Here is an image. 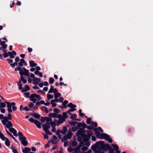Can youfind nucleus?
Instances as JSON below:
<instances>
[{
  "label": "nucleus",
  "mask_w": 153,
  "mask_h": 153,
  "mask_svg": "<svg viewBox=\"0 0 153 153\" xmlns=\"http://www.w3.org/2000/svg\"><path fill=\"white\" fill-rule=\"evenodd\" d=\"M46 120V119H45V117L44 118L43 117H42L40 119L41 121L42 122H44Z\"/></svg>",
  "instance_id": "57"
},
{
  "label": "nucleus",
  "mask_w": 153,
  "mask_h": 153,
  "mask_svg": "<svg viewBox=\"0 0 153 153\" xmlns=\"http://www.w3.org/2000/svg\"><path fill=\"white\" fill-rule=\"evenodd\" d=\"M67 130V127L66 126H64L63 128L61 130V133L64 135L66 133Z\"/></svg>",
  "instance_id": "25"
},
{
  "label": "nucleus",
  "mask_w": 153,
  "mask_h": 153,
  "mask_svg": "<svg viewBox=\"0 0 153 153\" xmlns=\"http://www.w3.org/2000/svg\"><path fill=\"white\" fill-rule=\"evenodd\" d=\"M91 125L93 126H94L95 127H96L97 126V124L96 122H95V123L93 121H92L91 122Z\"/></svg>",
  "instance_id": "47"
},
{
  "label": "nucleus",
  "mask_w": 153,
  "mask_h": 153,
  "mask_svg": "<svg viewBox=\"0 0 153 153\" xmlns=\"http://www.w3.org/2000/svg\"><path fill=\"white\" fill-rule=\"evenodd\" d=\"M6 105L4 102H1L0 103V109L2 108H4L6 106Z\"/></svg>",
  "instance_id": "40"
},
{
  "label": "nucleus",
  "mask_w": 153,
  "mask_h": 153,
  "mask_svg": "<svg viewBox=\"0 0 153 153\" xmlns=\"http://www.w3.org/2000/svg\"><path fill=\"white\" fill-rule=\"evenodd\" d=\"M6 60L9 63H12L13 62L12 60L9 59H7Z\"/></svg>",
  "instance_id": "58"
},
{
  "label": "nucleus",
  "mask_w": 153,
  "mask_h": 153,
  "mask_svg": "<svg viewBox=\"0 0 153 153\" xmlns=\"http://www.w3.org/2000/svg\"><path fill=\"white\" fill-rule=\"evenodd\" d=\"M28 73L29 71L24 68H21L19 71V74L21 76L24 75L26 76H28Z\"/></svg>",
  "instance_id": "7"
},
{
  "label": "nucleus",
  "mask_w": 153,
  "mask_h": 153,
  "mask_svg": "<svg viewBox=\"0 0 153 153\" xmlns=\"http://www.w3.org/2000/svg\"><path fill=\"white\" fill-rule=\"evenodd\" d=\"M23 64L25 65H27V64L25 62L24 59H20V62L18 63V64L19 65V67L21 68L23 66Z\"/></svg>",
  "instance_id": "16"
},
{
  "label": "nucleus",
  "mask_w": 153,
  "mask_h": 153,
  "mask_svg": "<svg viewBox=\"0 0 153 153\" xmlns=\"http://www.w3.org/2000/svg\"><path fill=\"white\" fill-rule=\"evenodd\" d=\"M42 99V98L39 95L35 94H33L30 95V100L32 101L34 103H36L37 101H39Z\"/></svg>",
  "instance_id": "5"
},
{
  "label": "nucleus",
  "mask_w": 153,
  "mask_h": 153,
  "mask_svg": "<svg viewBox=\"0 0 153 153\" xmlns=\"http://www.w3.org/2000/svg\"><path fill=\"white\" fill-rule=\"evenodd\" d=\"M68 114L67 113V111L66 112H64L62 113V118L64 119V120H65V119L67 118L68 117V116L67 115V114Z\"/></svg>",
  "instance_id": "28"
},
{
  "label": "nucleus",
  "mask_w": 153,
  "mask_h": 153,
  "mask_svg": "<svg viewBox=\"0 0 153 153\" xmlns=\"http://www.w3.org/2000/svg\"><path fill=\"white\" fill-rule=\"evenodd\" d=\"M80 146H79L74 148H73V151L71 153H80Z\"/></svg>",
  "instance_id": "12"
},
{
  "label": "nucleus",
  "mask_w": 153,
  "mask_h": 153,
  "mask_svg": "<svg viewBox=\"0 0 153 153\" xmlns=\"http://www.w3.org/2000/svg\"><path fill=\"white\" fill-rule=\"evenodd\" d=\"M92 151L91 149L88 150L87 152H82L81 153H91Z\"/></svg>",
  "instance_id": "64"
},
{
  "label": "nucleus",
  "mask_w": 153,
  "mask_h": 153,
  "mask_svg": "<svg viewBox=\"0 0 153 153\" xmlns=\"http://www.w3.org/2000/svg\"><path fill=\"white\" fill-rule=\"evenodd\" d=\"M112 145L113 146V147H114V149L115 150H117V149H118L119 148L117 145L112 144Z\"/></svg>",
  "instance_id": "36"
},
{
  "label": "nucleus",
  "mask_w": 153,
  "mask_h": 153,
  "mask_svg": "<svg viewBox=\"0 0 153 153\" xmlns=\"http://www.w3.org/2000/svg\"><path fill=\"white\" fill-rule=\"evenodd\" d=\"M94 131H95L96 135L98 138L101 139H105L110 143H111L112 142V140L110 137V136L109 135L105 133L101 134L98 131H96L95 130H94Z\"/></svg>",
  "instance_id": "3"
},
{
  "label": "nucleus",
  "mask_w": 153,
  "mask_h": 153,
  "mask_svg": "<svg viewBox=\"0 0 153 153\" xmlns=\"http://www.w3.org/2000/svg\"><path fill=\"white\" fill-rule=\"evenodd\" d=\"M30 65L31 67H34L37 65V64L35 63L33 60H30L29 62Z\"/></svg>",
  "instance_id": "26"
},
{
  "label": "nucleus",
  "mask_w": 153,
  "mask_h": 153,
  "mask_svg": "<svg viewBox=\"0 0 153 153\" xmlns=\"http://www.w3.org/2000/svg\"><path fill=\"white\" fill-rule=\"evenodd\" d=\"M47 97L48 100H50L51 99H53V96L51 94H47Z\"/></svg>",
  "instance_id": "35"
},
{
  "label": "nucleus",
  "mask_w": 153,
  "mask_h": 153,
  "mask_svg": "<svg viewBox=\"0 0 153 153\" xmlns=\"http://www.w3.org/2000/svg\"><path fill=\"white\" fill-rule=\"evenodd\" d=\"M68 151L69 152H72L73 151V148L69 147L68 149Z\"/></svg>",
  "instance_id": "54"
},
{
  "label": "nucleus",
  "mask_w": 153,
  "mask_h": 153,
  "mask_svg": "<svg viewBox=\"0 0 153 153\" xmlns=\"http://www.w3.org/2000/svg\"><path fill=\"white\" fill-rule=\"evenodd\" d=\"M8 53L10 56V57L12 59L14 58L16 55V53L14 51H13L12 52H8Z\"/></svg>",
  "instance_id": "17"
},
{
  "label": "nucleus",
  "mask_w": 153,
  "mask_h": 153,
  "mask_svg": "<svg viewBox=\"0 0 153 153\" xmlns=\"http://www.w3.org/2000/svg\"><path fill=\"white\" fill-rule=\"evenodd\" d=\"M82 126V124L81 123H78L77 125V126H73L72 127L71 131L73 132L76 131L78 127H80Z\"/></svg>",
  "instance_id": "13"
},
{
  "label": "nucleus",
  "mask_w": 153,
  "mask_h": 153,
  "mask_svg": "<svg viewBox=\"0 0 153 153\" xmlns=\"http://www.w3.org/2000/svg\"><path fill=\"white\" fill-rule=\"evenodd\" d=\"M72 145L74 146H76L77 145V143L76 141H74L72 142Z\"/></svg>",
  "instance_id": "56"
},
{
  "label": "nucleus",
  "mask_w": 153,
  "mask_h": 153,
  "mask_svg": "<svg viewBox=\"0 0 153 153\" xmlns=\"http://www.w3.org/2000/svg\"><path fill=\"white\" fill-rule=\"evenodd\" d=\"M45 119H46V123H48L50 124V123H51L52 121V119L50 117H45Z\"/></svg>",
  "instance_id": "27"
},
{
  "label": "nucleus",
  "mask_w": 153,
  "mask_h": 153,
  "mask_svg": "<svg viewBox=\"0 0 153 153\" xmlns=\"http://www.w3.org/2000/svg\"><path fill=\"white\" fill-rule=\"evenodd\" d=\"M54 121L56 122V126H58L60 124L63 123L65 121L64 120V119L62 118L59 119L58 120L55 119Z\"/></svg>",
  "instance_id": "14"
},
{
  "label": "nucleus",
  "mask_w": 153,
  "mask_h": 153,
  "mask_svg": "<svg viewBox=\"0 0 153 153\" xmlns=\"http://www.w3.org/2000/svg\"><path fill=\"white\" fill-rule=\"evenodd\" d=\"M56 117L58 118L59 119L62 118V115L61 114H59L58 115H56Z\"/></svg>",
  "instance_id": "53"
},
{
  "label": "nucleus",
  "mask_w": 153,
  "mask_h": 153,
  "mask_svg": "<svg viewBox=\"0 0 153 153\" xmlns=\"http://www.w3.org/2000/svg\"><path fill=\"white\" fill-rule=\"evenodd\" d=\"M42 134L43 135L44 138L45 139H48V137L47 134H45L44 133H42Z\"/></svg>",
  "instance_id": "55"
},
{
  "label": "nucleus",
  "mask_w": 153,
  "mask_h": 153,
  "mask_svg": "<svg viewBox=\"0 0 153 153\" xmlns=\"http://www.w3.org/2000/svg\"><path fill=\"white\" fill-rule=\"evenodd\" d=\"M68 103V101L67 100H65L62 103V105H63V107L65 108L67 107L66 104Z\"/></svg>",
  "instance_id": "33"
},
{
  "label": "nucleus",
  "mask_w": 153,
  "mask_h": 153,
  "mask_svg": "<svg viewBox=\"0 0 153 153\" xmlns=\"http://www.w3.org/2000/svg\"><path fill=\"white\" fill-rule=\"evenodd\" d=\"M21 81H22L24 84L26 83L27 82L26 79H25L24 77L22 76H21V80L17 82L18 85L19 86V90H21L22 89V85L21 83Z\"/></svg>",
  "instance_id": "10"
},
{
  "label": "nucleus",
  "mask_w": 153,
  "mask_h": 153,
  "mask_svg": "<svg viewBox=\"0 0 153 153\" xmlns=\"http://www.w3.org/2000/svg\"><path fill=\"white\" fill-rule=\"evenodd\" d=\"M5 102L7 104V107L8 108H11L12 106H15L16 105V103L13 102L11 103L7 102Z\"/></svg>",
  "instance_id": "18"
},
{
  "label": "nucleus",
  "mask_w": 153,
  "mask_h": 153,
  "mask_svg": "<svg viewBox=\"0 0 153 153\" xmlns=\"http://www.w3.org/2000/svg\"><path fill=\"white\" fill-rule=\"evenodd\" d=\"M77 123L76 122L71 121L69 123V124L71 126H74Z\"/></svg>",
  "instance_id": "48"
},
{
  "label": "nucleus",
  "mask_w": 153,
  "mask_h": 153,
  "mask_svg": "<svg viewBox=\"0 0 153 153\" xmlns=\"http://www.w3.org/2000/svg\"><path fill=\"white\" fill-rule=\"evenodd\" d=\"M7 117L8 118L9 120H11L12 119V116L11 114H8Z\"/></svg>",
  "instance_id": "59"
},
{
  "label": "nucleus",
  "mask_w": 153,
  "mask_h": 153,
  "mask_svg": "<svg viewBox=\"0 0 153 153\" xmlns=\"http://www.w3.org/2000/svg\"><path fill=\"white\" fill-rule=\"evenodd\" d=\"M34 117L36 119H39L40 115L38 114H35L33 115Z\"/></svg>",
  "instance_id": "32"
},
{
  "label": "nucleus",
  "mask_w": 153,
  "mask_h": 153,
  "mask_svg": "<svg viewBox=\"0 0 153 153\" xmlns=\"http://www.w3.org/2000/svg\"><path fill=\"white\" fill-rule=\"evenodd\" d=\"M0 138L3 140H5V144L7 146H10V140L7 138L5 137L2 133L0 134Z\"/></svg>",
  "instance_id": "9"
},
{
  "label": "nucleus",
  "mask_w": 153,
  "mask_h": 153,
  "mask_svg": "<svg viewBox=\"0 0 153 153\" xmlns=\"http://www.w3.org/2000/svg\"><path fill=\"white\" fill-rule=\"evenodd\" d=\"M50 125H51L52 127H55L56 126V122L54 121L53 122H52L51 123H50Z\"/></svg>",
  "instance_id": "41"
},
{
  "label": "nucleus",
  "mask_w": 153,
  "mask_h": 153,
  "mask_svg": "<svg viewBox=\"0 0 153 153\" xmlns=\"http://www.w3.org/2000/svg\"><path fill=\"white\" fill-rule=\"evenodd\" d=\"M58 102V101L56 100H51V104H52V106L53 107H55L56 105V104L55 102Z\"/></svg>",
  "instance_id": "24"
},
{
  "label": "nucleus",
  "mask_w": 153,
  "mask_h": 153,
  "mask_svg": "<svg viewBox=\"0 0 153 153\" xmlns=\"http://www.w3.org/2000/svg\"><path fill=\"white\" fill-rule=\"evenodd\" d=\"M4 125L5 126V127L9 129V131L13 133L15 136H17V131L14 128L12 127L13 126L11 121L8 122V123H6V124Z\"/></svg>",
  "instance_id": "4"
},
{
  "label": "nucleus",
  "mask_w": 153,
  "mask_h": 153,
  "mask_svg": "<svg viewBox=\"0 0 153 153\" xmlns=\"http://www.w3.org/2000/svg\"><path fill=\"white\" fill-rule=\"evenodd\" d=\"M54 81V79L52 78H49V82L50 84H52Z\"/></svg>",
  "instance_id": "42"
},
{
  "label": "nucleus",
  "mask_w": 153,
  "mask_h": 153,
  "mask_svg": "<svg viewBox=\"0 0 153 153\" xmlns=\"http://www.w3.org/2000/svg\"><path fill=\"white\" fill-rule=\"evenodd\" d=\"M64 100V99L62 97H60L59 99H57L56 100V101H58V102H62Z\"/></svg>",
  "instance_id": "45"
},
{
  "label": "nucleus",
  "mask_w": 153,
  "mask_h": 153,
  "mask_svg": "<svg viewBox=\"0 0 153 153\" xmlns=\"http://www.w3.org/2000/svg\"><path fill=\"white\" fill-rule=\"evenodd\" d=\"M92 133L90 130H87L86 131H85L83 128H79V130L77 131L76 135L77 136V140L80 142V147L82 146V141L85 142V145L87 146H89L90 143L88 141L90 138L91 136Z\"/></svg>",
  "instance_id": "1"
},
{
  "label": "nucleus",
  "mask_w": 153,
  "mask_h": 153,
  "mask_svg": "<svg viewBox=\"0 0 153 153\" xmlns=\"http://www.w3.org/2000/svg\"><path fill=\"white\" fill-rule=\"evenodd\" d=\"M19 139L21 140V143L25 146H27L28 143L25 137L19 138Z\"/></svg>",
  "instance_id": "11"
},
{
  "label": "nucleus",
  "mask_w": 153,
  "mask_h": 153,
  "mask_svg": "<svg viewBox=\"0 0 153 153\" xmlns=\"http://www.w3.org/2000/svg\"><path fill=\"white\" fill-rule=\"evenodd\" d=\"M43 128L47 134L48 135H51L52 133L50 132L49 129L50 128V123H46L45 124L43 125Z\"/></svg>",
  "instance_id": "6"
},
{
  "label": "nucleus",
  "mask_w": 153,
  "mask_h": 153,
  "mask_svg": "<svg viewBox=\"0 0 153 153\" xmlns=\"http://www.w3.org/2000/svg\"><path fill=\"white\" fill-rule=\"evenodd\" d=\"M68 137H67L66 135H65L62 138V142H65L68 139Z\"/></svg>",
  "instance_id": "44"
},
{
  "label": "nucleus",
  "mask_w": 153,
  "mask_h": 153,
  "mask_svg": "<svg viewBox=\"0 0 153 153\" xmlns=\"http://www.w3.org/2000/svg\"><path fill=\"white\" fill-rule=\"evenodd\" d=\"M67 106L70 108H75L76 107V105H73L72 103H69Z\"/></svg>",
  "instance_id": "30"
},
{
  "label": "nucleus",
  "mask_w": 153,
  "mask_h": 153,
  "mask_svg": "<svg viewBox=\"0 0 153 153\" xmlns=\"http://www.w3.org/2000/svg\"><path fill=\"white\" fill-rule=\"evenodd\" d=\"M24 94L26 97H30V93L29 92H25L24 93Z\"/></svg>",
  "instance_id": "43"
},
{
  "label": "nucleus",
  "mask_w": 153,
  "mask_h": 153,
  "mask_svg": "<svg viewBox=\"0 0 153 153\" xmlns=\"http://www.w3.org/2000/svg\"><path fill=\"white\" fill-rule=\"evenodd\" d=\"M91 119L90 118H88L87 119L86 123L88 124H91Z\"/></svg>",
  "instance_id": "46"
},
{
  "label": "nucleus",
  "mask_w": 153,
  "mask_h": 153,
  "mask_svg": "<svg viewBox=\"0 0 153 153\" xmlns=\"http://www.w3.org/2000/svg\"><path fill=\"white\" fill-rule=\"evenodd\" d=\"M5 131L9 135V136L11 137L16 142H18L17 140H16V138L13 136L12 134L10 133L7 129H5Z\"/></svg>",
  "instance_id": "22"
},
{
  "label": "nucleus",
  "mask_w": 153,
  "mask_h": 153,
  "mask_svg": "<svg viewBox=\"0 0 153 153\" xmlns=\"http://www.w3.org/2000/svg\"><path fill=\"white\" fill-rule=\"evenodd\" d=\"M28 120L32 123H34L38 128H41V123L37 120L31 118Z\"/></svg>",
  "instance_id": "8"
},
{
  "label": "nucleus",
  "mask_w": 153,
  "mask_h": 153,
  "mask_svg": "<svg viewBox=\"0 0 153 153\" xmlns=\"http://www.w3.org/2000/svg\"><path fill=\"white\" fill-rule=\"evenodd\" d=\"M3 119V120H1V122L3 125H5L6 124V123L9 121L8 120H9L6 117H4Z\"/></svg>",
  "instance_id": "21"
},
{
  "label": "nucleus",
  "mask_w": 153,
  "mask_h": 153,
  "mask_svg": "<svg viewBox=\"0 0 153 153\" xmlns=\"http://www.w3.org/2000/svg\"><path fill=\"white\" fill-rule=\"evenodd\" d=\"M60 133H61V130L58 129L56 131V135H57L59 134H60Z\"/></svg>",
  "instance_id": "63"
},
{
  "label": "nucleus",
  "mask_w": 153,
  "mask_h": 153,
  "mask_svg": "<svg viewBox=\"0 0 153 153\" xmlns=\"http://www.w3.org/2000/svg\"><path fill=\"white\" fill-rule=\"evenodd\" d=\"M30 89L29 86L28 85H25V87L23 88L22 89L21 91L23 93L24 92H26L29 91Z\"/></svg>",
  "instance_id": "20"
},
{
  "label": "nucleus",
  "mask_w": 153,
  "mask_h": 153,
  "mask_svg": "<svg viewBox=\"0 0 153 153\" xmlns=\"http://www.w3.org/2000/svg\"><path fill=\"white\" fill-rule=\"evenodd\" d=\"M38 108V107L35 106L33 107V108L30 109V110L32 111H35V110H36Z\"/></svg>",
  "instance_id": "51"
},
{
  "label": "nucleus",
  "mask_w": 153,
  "mask_h": 153,
  "mask_svg": "<svg viewBox=\"0 0 153 153\" xmlns=\"http://www.w3.org/2000/svg\"><path fill=\"white\" fill-rule=\"evenodd\" d=\"M76 116L77 115L76 114H74L71 116L70 118L71 119H74V118L76 117Z\"/></svg>",
  "instance_id": "49"
},
{
  "label": "nucleus",
  "mask_w": 153,
  "mask_h": 153,
  "mask_svg": "<svg viewBox=\"0 0 153 153\" xmlns=\"http://www.w3.org/2000/svg\"><path fill=\"white\" fill-rule=\"evenodd\" d=\"M29 109L27 106L23 108V110H25L27 111H29Z\"/></svg>",
  "instance_id": "61"
},
{
  "label": "nucleus",
  "mask_w": 153,
  "mask_h": 153,
  "mask_svg": "<svg viewBox=\"0 0 153 153\" xmlns=\"http://www.w3.org/2000/svg\"><path fill=\"white\" fill-rule=\"evenodd\" d=\"M18 135L19 137V138L22 137H25L23 136V134L21 132L19 131L18 133Z\"/></svg>",
  "instance_id": "50"
},
{
  "label": "nucleus",
  "mask_w": 153,
  "mask_h": 153,
  "mask_svg": "<svg viewBox=\"0 0 153 153\" xmlns=\"http://www.w3.org/2000/svg\"><path fill=\"white\" fill-rule=\"evenodd\" d=\"M3 56L4 58H6L8 57L9 56L8 52L7 53H4L3 54Z\"/></svg>",
  "instance_id": "52"
},
{
  "label": "nucleus",
  "mask_w": 153,
  "mask_h": 153,
  "mask_svg": "<svg viewBox=\"0 0 153 153\" xmlns=\"http://www.w3.org/2000/svg\"><path fill=\"white\" fill-rule=\"evenodd\" d=\"M71 108L69 109L68 111H67V113L68 114L69 112H73L76 110V109L75 108Z\"/></svg>",
  "instance_id": "34"
},
{
  "label": "nucleus",
  "mask_w": 153,
  "mask_h": 153,
  "mask_svg": "<svg viewBox=\"0 0 153 153\" xmlns=\"http://www.w3.org/2000/svg\"><path fill=\"white\" fill-rule=\"evenodd\" d=\"M32 80L34 84L35 85H37L40 82L41 79L40 78H38L36 77H33V78Z\"/></svg>",
  "instance_id": "19"
},
{
  "label": "nucleus",
  "mask_w": 153,
  "mask_h": 153,
  "mask_svg": "<svg viewBox=\"0 0 153 153\" xmlns=\"http://www.w3.org/2000/svg\"><path fill=\"white\" fill-rule=\"evenodd\" d=\"M30 151V148L25 147L24 149H23L22 152L23 153H28Z\"/></svg>",
  "instance_id": "23"
},
{
  "label": "nucleus",
  "mask_w": 153,
  "mask_h": 153,
  "mask_svg": "<svg viewBox=\"0 0 153 153\" xmlns=\"http://www.w3.org/2000/svg\"><path fill=\"white\" fill-rule=\"evenodd\" d=\"M96 145L97 146L96 147L93 146L91 147L94 153H99L101 150L106 151L110 147L109 145L104 144L103 141L97 142Z\"/></svg>",
  "instance_id": "2"
},
{
  "label": "nucleus",
  "mask_w": 153,
  "mask_h": 153,
  "mask_svg": "<svg viewBox=\"0 0 153 153\" xmlns=\"http://www.w3.org/2000/svg\"><path fill=\"white\" fill-rule=\"evenodd\" d=\"M49 116L51 117L56 118V114L55 113H51L49 114Z\"/></svg>",
  "instance_id": "31"
},
{
  "label": "nucleus",
  "mask_w": 153,
  "mask_h": 153,
  "mask_svg": "<svg viewBox=\"0 0 153 153\" xmlns=\"http://www.w3.org/2000/svg\"><path fill=\"white\" fill-rule=\"evenodd\" d=\"M73 134V133L71 131V128H70L68 129V131L67 134L65 135L68 137V139H70L72 137Z\"/></svg>",
  "instance_id": "15"
},
{
  "label": "nucleus",
  "mask_w": 153,
  "mask_h": 153,
  "mask_svg": "<svg viewBox=\"0 0 153 153\" xmlns=\"http://www.w3.org/2000/svg\"><path fill=\"white\" fill-rule=\"evenodd\" d=\"M60 133H61V130L58 129L56 131V135H57L59 134H60Z\"/></svg>",
  "instance_id": "62"
},
{
  "label": "nucleus",
  "mask_w": 153,
  "mask_h": 153,
  "mask_svg": "<svg viewBox=\"0 0 153 153\" xmlns=\"http://www.w3.org/2000/svg\"><path fill=\"white\" fill-rule=\"evenodd\" d=\"M42 109L43 111H45V113H48V112L47 108L45 106H43L42 107Z\"/></svg>",
  "instance_id": "39"
},
{
  "label": "nucleus",
  "mask_w": 153,
  "mask_h": 153,
  "mask_svg": "<svg viewBox=\"0 0 153 153\" xmlns=\"http://www.w3.org/2000/svg\"><path fill=\"white\" fill-rule=\"evenodd\" d=\"M61 96V94L60 93H57L54 94L55 100H57L58 98Z\"/></svg>",
  "instance_id": "29"
},
{
  "label": "nucleus",
  "mask_w": 153,
  "mask_h": 153,
  "mask_svg": "<svg viewBox=\"0 0 153 153\" xmlns=\"http://www.w3.org/2000/svg\"><path fill=\"white\" fill-rule=\"evenodd\" d=\"M28 106L30 108H32L33 106V104L32 102H30L28 105Z\"/></svg>",
  "instance_id": "60"
},
{
  "label": "nucleus",
  "mask_w": 153,
  "mask_h": 153,
  "mask_svg": "<svg viewBox=\"0 0 153 153\" xmlns=\"http://www.w3.org/2000/svg\"><path fill=\"white\" fill-rule=\"evenodd\" d=\"M53 86L51 85L50 89L48 91V93H52L53 92Z\"/></svg>",
  "instance_id": "38"
},
{
  "label": "nucleus",
  "mask_w": 153,
  "mask_h": 153,
  "mask_svg": "<svg viewBox=\"0 0 153 153\" xmlns=\"http://www.w3.org/2000/svg\"><path fill=\"white\" fill-rule=\"evenodd\" d=\"M79 115L80 116L82 117H84V116H85V114L82 113V110L81 109H79Z\"/></svg>",
  "instance_id": "37"
}]
</instances>
